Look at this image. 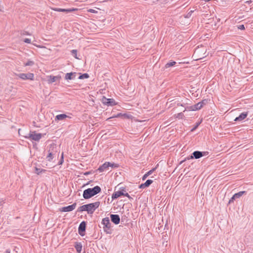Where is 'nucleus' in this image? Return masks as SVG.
I'll return each instance as SVG.
<instances>
[{"label":"nucleus","mask_w":253,"mask_h":253,"mask_svg":"<svg viewBox=\"0 0 253 253\" xmlns=\"http://www.w3.org/2000/svg\"><path fill=\"white\" fill-rule=\"evenodd\" d=\"M101 191V189L99 186H96L92 188H88L84 191L83 198L85 199H88L99 193Z\"/></svg>","instance_id":"1"},{"label":"nucleus","mask_w":253,"mask_h":253,"mask_svg":"<svg viewBox=\"0 0 253 253\" xmlns=\"http://www.w3.org/2000/svg\"><path fill=\"white\" fill-rule=\"evenodd\" d=\"M121 190L115 192L112 195V198L113 200L117 199L121 196H124L127 197L129 199H132V197L126 192V188L122 187L120 188Z\"/></svg>","instance_id":"2"},{"label":"nucleus","mask_w":253,"mask_h":253,"mask_svg":"<svg viewBox=\"0 0 253 253\" xmlns=\"http://www.w3.org/2000/svg\"><path fill=\"white\" fill-rule=\"evenodd\" d=\"M209 153L208 152L204 151V152H201L199 151H194L192 154V155L190 156V157H187V158H185L184 160L180 162V164H181L184 162H185L187 159L189 160L190 159H193L195 158L196 159H199L203 156H206Z\"/></svg>","instance_id":"3"},{"label":"nucleus","mask_w":253,"mask_h":253,"mask_svg":"<svg viewBox=\"0 0 253 253\" xmlns=\"http://www.w3.org/2000/svg\"><path fill=\"white\" fill-rule=\"evenodd\" d=\"M42 135V133H37L35 131H30L29 133L24 135V137L26 138L39 141L41 139Z\"/></svg>","instance_id":"4"},{"label":"nucleus","mask_w":253,"mask_h":253,"mask_svg":"<svg viewBox=\"0 0 253 253\" xmlns=\"http://www.w3.org/2000/svg\"><path fill=\"white\" fill-rule=\"evenodd\" d=\"M100 202H96L93 203H90L86 205L87 212L88 214H92L95 210L100 206Z\"/></svg>","instance_id":"5"},{"label":"nucleus","mask_w":253,"mask_h":253,"mask_svg":"<svg viewBox=\"0 0 253 253\" xmlns=\"http://www.w3.org/2000/svg\"><path fill=\"white\" fill-rule=\"evenodd\" d=\"M102 223L104 225V230L107 234H110V228L111 226V223L110 222V220L108 217L104 218L102 219Z\"/></svg>","instance_id":"6"},{"label":"nucleus","mask_w":253,"mask_h":253,"mask_svg":"<svg viewBox=\"0 0 253 253\" xmlns=\"http://www.w3.org/2000/svg\"><path fill=\"white\" fill-rule=\"evenodd\" d=\"M17 76L19 78L23 80H34V75L33 73H29L28 74L21 73L17 75Z\"/></svg>","instance_id":"7"},{"label":"nucleus","mask_w":253,"mask_h":253,"mask_svg":"<svg viewBox=\"0 0 253 253\" xmlns=\"http://www.w3.org/2000/svg\"><path fill=\"white\" fill-rule=\"evenodd\" d=\"M102 102L104 105H106L107 106H114L117 104L115 100L113 98H107L106 97L103 96L102 98Z\"/></svg>","instance_id":"8"},{"label":"nucleus","mask_w":253,"mask_h":253,"mask_svg":"<svg viewBox=\"0 0 253 253\" xmlns=\"http://www.w3.org/2000/svg\"><path fill=\"white\" fill-rule=\"evenodd\" d=\"M77 203H74L71 205H69L67 207H62L59 209V211L61 212H68L73 211L76 207Z\"/></svg>","instance_id":"9"},{"label":"nucleus","mask_w":253,"mask_h":253,"mask_svg":"<svg viewBox=\"0 0 253 253\" xmlns=\"http://www.w3.org/2000/svg\"><path fill=\"white\" fill-rule=\"evenodd\" d=\"M86 229V223L85 221H82L79 227L78 232L79 234L83 236L84 235V232Z\"/></svg>","instance_id":"10"},{"label":"nucleus","mask_w":253,"mask_h":253,"mask_svg":"<svg viewBox=\"0 0 253 253\" xmlns=\"http://www.w3.org/2000/svg\"><path fill=\"white\" fill-rule=\"evenodd\" d=\"M56 151H54L53 147L50 146L49 150H48V154L46 156V159L48 161H51L53 159L54 156L56 155Z\"/></svg>","instance_id":"11"},{"label":"nucleus","mask_w":253,"mask_h":253,"mask_svg":"<svg viewBox=\"0 0 253 253\" xmlns=\"http://www.w3.org/2000/svg\"><path fill=\"white\" fill-rule=\"evenodd\" d=\"M111 220L112 222H113L115 224H119L120 222V217L118 214H110Z\"/></svg>","instance_id":"12"},{"label":"nucleus","mask_w":253,"mask_h":253,"mask_svg":"<svg viewBox=\"0 0 253 253\" xmlns=\"http://www.w3.org/2000/svg\"><path fill=\"white\" fill-rule=\"evenodd\" d=\"M109 166H110V162H105V163H104L103 165H102L101 166H100L98 168V169H97V170H98L99 172H103L105 170H106L107 169H108V168L109 167Z\"/></svg>","instance_id":"13"},{"label":"nucleus","mask_w":253,"mask_h":253,"mask_svg":"<svg viewBox=\"0 0 253 253\" xmlns=\"http://www.w3.org/2000/svg\"><path fill=\"white\" fill-rule=\"evenodd\" d=\"M77 73L76 72H71L66 74L65 76V79L66 80H74L76 78Z\"/></svg>","instance_id":"14"},{"label":"nucleus","mask_w":253,"mask_h":253,"mask_svg":"<svg viewBox=\"0 0 253 253\" xmlns=\"http://www.w3.org/2000/svg\"><path fill=\"white\" fill-rule=\"evenodd\" d=\"M246 193V191H240L238 193L235 194L231 199L229 200V203H230L231 202H233L234 200L237 198H239L241 196H242L243 194Z\"/></svg>","instance_id":"15"},{"label":"nucleus","mask_w":253,"mask_h":253,"mask_svg":"<svg viewBox=\"0 0 253 253\" xmlns=\"http://www.w3.org/2000/svg\"><path fill=\"white\" fill-rule=\"evenodd\" d=\"M248 112H243L238 117H236L234 121H241L245 119L248 116Z\"/></svg>","instance_id":"16"},{"label":"nucleus","mask_w":253,"mask_h":253,"mask_svg":"<svg viewBox=\"0 0 253 253\" xmlns=\"http://www.w3.org/2000/svg\"><path fill=\"white\" fill-rule=\"evenodd\" d=\"M153 183V180L151 179H148L146 180V181L142 183L139 186V188L140 189H144L146 187H149L152 183Z\"/></svg>","instance_id":"17"},{"label":"nucleus","mask_w":253,"mask_h":253,"mask_svg":"<svg viewBox=\"0 0 253 253\" xmlns=\"http://www.w3.org/2000/svg\"><path fill=\"white\" fill-rule=\"evenodd\" d=\"M52 9L55 11L66 12L67 13L76 10V9H75V8L64 9V8H53Z\"/></svg>","instance_id":"18"},{"label":"nucleus","mask_w":253,"mask_h":253,"mask_svg":"<svg viewBox=\"0 0 253 253\" xmlns=\"http://www.w3.org/2000/svg\"><path fill=\"white\" fill-rule=\"evenodd\" d=\"M49 78V79L48 80V81L50 83H52L56 82L57 80H60L61 78V77L59 75L56 76H50Z\"/></svg>","instance_id":"19"},{"label":"nucleus","mask_w":253,"mask_h":253,"mask_svg":"<svg viewBox=\"0 0 253 253\" xmlns=\"http://www.w3.org/2000/svg\"><path fill=\"white\" fill-rule=\"evenodd\" d=\"M202 108V105L200 104L199 102H198V103H197L196 104H195L194 105L191 106L189 107V108L193 111H196V110L201 109Z\"/></svg>","instance_id":"20"},{"label":"nucleus","mask_w":253,"mask_h":253,"mask_svg":"<svg viewBox=\"0 0 253 253\" xmlns=\"http://www.w3.org/2000/svg\"><path fill=\"white\" fill-rule=\"evenodd\" d=\"M75 248L78 253H81L82 250V245L81 243H76Z\"/></svg>","instance_id":"21"},{"label":"nucleus","mask_w":253,"mask_h":253,"mask_svg":"<svg viewBox=\"0 0 253 253\" xmlns=\"http://www.w3.org/2000/svg\"><path fill=\"white\" fill-rule=\"evenodd\" d=\"M156 169V168H153L152 169H151L150 170L148 171L147 173H146L142 177V180H144L146 179V178L149 176L150 175V174H151Z\"/></svg>","instance_id":"22"},{"label":"nucleus","mask_w":253,"mask_h":253,"mask_svg":"<svg viewBox=\"0 0 253 253\" xmlns=\"http://www.w3.org/2000/svg\"><path fill=\"white\" fill-rule=\"evenodd\" d=\"M68 116L64 114H59L56 116L55 120H63L66 118Z\"/></svg>","instance_id":"23"},{"label":"nucleus","mask_w":253,"mask_h":253,"mask_svg":"<svg viewBox=\"0 0 253 253\" xmlns=\"http://www.w3.org/2000/svg\"><path fill=\"white\" fill-rule=\"evenodd\" d=\"M84 211H87V207L86 205H84L83 206H82L80 207L77 210V211L78 212H82Z\"/></svg>","instance_id":"24"},{"label":"nucleus","mask_w":253,"mask_h":253,"mask_svg":"<svg viewBox=\"0 0 253 253\" xmlns=\"http://www.w3.org/2000/svg\"><path fill=\"white\" fill-rule=\"evenodd\" d=\"M175 64H176V62H175V61H171V62H168L166 64L165 68H168L169 67H172V66L175 65Z\"/></svg>","instance_id":"25"},{"label":"nucleus","mask_w":253,"mask_h":253,"mask_svg":"<svg viewBox=\"0 0 253 253\" xmlns=\"http://www.w3.org/2000/svg\"><path fill=\"white\" fill-rule=\"evenodd\" d=\"M88 78H89L88 74L87 73H84V74H83L80 75L78 79L82 80V79H87Z\"/></svg>","instance_id":"26"},{"label":"nucleus","mask_w":253,"mask_h":253,"mask_svg":"<svg viewBox=\"0 0 253 253\" xmlns=\"http://www.w3.org/2000/svg\"><path fill=\"white\" fill-rule=\"evenodd\" d=\"M71 54H72V55H73V56L75 58L78 59H79V57H78V56H77V52H78L77 50H76V49H73V50H71Z\"/></svg>","instance_id":"27"},{"label":"nucleus","mask_w":253,"mask_h":253,"mask_svg":"<svg viewBox=\"0 0 253 253\" xmlns=\"http://www.w3.org/2000/svg\"><path fill=\"white\" fill-rule=\"evenodd\" d=\"M119 167V164L110 162L109 167H111L112 169L118 168Z\"/></svg>","instance_id":"28"},{"label":"nucleus","mask_w":253,"mask_h":253,"mask_svg":"<svg viewBox=\"0 0 253 253\" xmlns=\"http://www.w3.org/2000/svg\"><path fill=\"white\" fill-rule=\"evenodd\" d=\"M34 64V62L33 61L29 60L26 63H24L25 66H32Z\"/></svg>","instance_id":"29"},{"label":"nucleus","mask_w":253,"mask_h":253,"mask_svg":"<svg viewBox=\"0 0 253 253\" xmlns=\"http://www.w3.org/2000/svg\"><path fill=\"white\" fill-rule=\"evenodd\" d=\"M208 102V99H205L202 100L201 102H199L200 104L202 105V107L206 105Z\"/></svg>","instance_id":"30"},{"label":"nucleus","mask_w":253,"mask_h":253,"mask_svg":"<svg viewBox=\"0 0 253 253\" xmlns=\"http://www.w3.org/2000/svg\"><path fill=\"white\" fill-rule=\"evenodd\" d=\"M120 116H124L125 118H129V115L126 114H122L121 113H119L116 116V117H120Z\"/></svg>","instance_id":"31"},{"label":"nucleus","mask_w":253,"mask_h":253,"mask_svg":"<svg viewBox=\"0 0 253 253\" xmlns=\"http://www.w3.org/2000/svg\"><path fill=\"white\" fill-rule=\"evenodd\" d=\"M193 10H191L189 12H188L186 15H185V18H189L190 17V16H191L192 13L193 12Z\"/></svg>","instance_id":"32"},{"label":"nucleus","mask_w":253,"mask_h":253,"mask_svg":"<svg viewBox=\"0 0 253 253\" xmlns=\"http://www.w3.org/2000/svg\"><path fill=\"white\" fill-rule=\"evenodd\" d=\"M183 116L184 115L182 113H179L176 115V118L178 119H182Z\"/></svg>","instance_id":"33"},{"label":"nucleus","mask_w":253,"mask_h":253,"mask_svg":"<svg viewBox=\"0 0 253 253\" xmlns=\"http://www.w3.org/2000/svg\"><path fill=\"white\" fill-rule=\"evenodd\" d=\"M237 28L238 29H240V30H245V26L244 25H239L238 26H237Z\"/></svg>","instance_id":"34"},{"label":"nucleus","mask_w":253,"mask_h":253,"mask_svg":"<svg viewBox=\"0 0 253 253\" xmlns=\"http://www.w3.org/2000/svg\"><path fill=\"white\" fill-rule=\"evenodd\" d=\"M200 123H201L200 122L197 123L196 124V125H195V126L191 129V131H193L194 130H195L198 127V126H199Z\"/></svg>","instance_id":"35"},{"label":"nucleus","mask_w":253,"mask_h":253,"mask_svg":"<svg viewBox=\"0 0 253 253\" xmlns=\"http://www.w3.org/2000/svg\"><path fill=\"white\" fill-rule=\"evenodd\" d=\"M24 42L26 43H31V40L30 39L26 38L24 40Z\"/></svg>","instance_id":"36"},{"label":"nucleus","mask_w":253,"mask_h":253,"mask_svg":"<svg viewBox=\"0 0 253 253\" xmlns=\"http://www.w3.org/2000/svg\"><path fill=\"white\" fill-rule=\"evenodd\" d=\"M42 170H41L40 169H38L37 168H36V172L38 174H39L40 173H41L42 172Z\"/></svg>","instance_id":"37"},{"label":"nucleus","mask_w":253,"mask_h":253,"mask_svg":"<svg viewBox=\"0 0 253 253\" xmlns=\"http://www.w3.org/2000/svg\"><path fill=\"white\" fill-rule=\"evenodd\" d=\"M63 162V153H62V154L61 159L59 161V164L61 165Z\"/></svg>","instance_id":"38"},{"label":"nucleus","mask_w":253,"mask_h":253,"mask_svg":"<svg viewBox=\"0 0 253 253\" xmlns=\"http://www.w3.org/2000/svg\"><path fill=\"white\" fill-rule=\"evenodd\" d=\"M92 172L91 171H86L84 173V175H88L89 174H91Z\"/></svg>","instance_id":"39"},{"label":"nucleus","mask_w":253,"mask_h":253,"mask_svg":"<svg viewBox=\"0 0 253 253\" xmlns=\"http://www.w3.org/2000/svg\"><path fill=\"white\" fill-rule=\"evenodd\" d=\"M177 105L178 106H183V107L184 106V104H180V103H177Z\"/></svg>","instance_id":"40"},{"label":"nucleus","mask_w":253,"mask_h":253,"mask_svg":"<svg viewBox=\"0 0 253 253\" xmlns=\"http://www.w3.org/2000/svg\"><path fill=\"white\" fill-rule=\"evenodd\" d=\"M174 101V100H171V99H170V98H169V99H168V101L169 102H173Z\"/></svg>","instance_id":"41"},{"label":"nucleus","mask_w":253,"mask_h":253,"mask_svg":"<svg viewBox=\"0 0 253 253\" xmlns=\"http://www.w3.org/2000/svg\"><path fill=\"white\" fill-rule=\"evenodd\" d=\"M5 253H10V250L9 249H7Z\"/></svg>","instance_id":"42"},{"label":"nucleus","mask_w":253,"mask_h":253,"mask_svg":"<svg viewBox=\"0 0 253 253\" xmlns=\"http://www.w3.org/2000/svg\"><path fill=\"white\" fill-rule=\"evenodd\" d=\"M89 11L91 12L94 13L95 10H93V9H90Z\"/></svg>","instance_id":"43"},{"label":"nucleus","mask_w":253,"mask_h":253,"mask_svg":"<svg viewBox=\"0 0 253 253\" xmlns=\"http://www.w3.org/2000/svg\"><path fill=\"white\" fill-rule=\"evenodd\" d=\"M175 103H176V101H174V102H171L170 105H174Z\"/></svg>","instance_id":"44"},{"label":"nucleus","mask_w":253,"mask_h":253,"mask_svg":"<svg viewBox=\"0 0 253 253\" xmlns=\"http://www.w3.org/2000/svg\"><path fill=\"white\" fill-rule=\"evenodd\" d=\"M25 33L23 34L24 35H29V34L27 32H25Z\"/></svg>","instance_id":"45"}]
</instances>
